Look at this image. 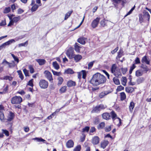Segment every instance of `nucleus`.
I'll return each mask as SVG.
<instances>
[{"mask_svg": "<svg viewBox=\"0 0 151 151\" xmlns=\"http://www.w3.org/2000/svg\"><path fill=\"white\" fill-rule=\"evenodd\" d=\"M106 78L103 75L99 73L94 74L90 81V83L94 86H97L104 83L106 81Z\"/></svg>", "mask_w": 151, "mask_h": 151, "instance_id": "1", "label": "nucleus"}, {"mask_svg": "<svg viewBox=\"0 0 151 151\" xmlns=\"http://www.w3.org/2000/svg\"><path fill=\"white\" fill-rule=\"evenodd\" d=\"M101 115L102 119L106 120H109L111 119V118L113 121H114L116 119H117L119 121V122L116 125L118 127H120L121 125L122 124V120L119 117H117V115L114 111L112 110L110 113L107 112H104Z\"/></svg>", "mask_w": 151, "mask_h": 151, "instance_id": "2", "label": "nucleus"}, {"mask_svg": "<svg viewBox=\"0 0 151 151\" xmlns=\"http://www.w3.org/2000/svg\"><path fill=\"white\" fill-rule=\"evenodd\" d=\"M143 14H140L139 15V22L140 23H142L145 22H149L150 20V15L148 12L145 10H143Z\"/></svg>", "mask_w": 151, "mask_h": 151, "instance_id": "3", "label": "nucleus"}, {"mask_svg": "<svg viewBox=\"0 0 151 151\" xmlns=\"http://www.w3.org/2000/svg\"><path fill=\"white\" fill-rule=\"evenodd\" d=\"M22 101V99L19 96H15L12 97L11 100V102L12 104L17 105V106H15V107L18 109H21V103Z\"/></svg>", "mask_w": 151, "mask_h": 151, "instance_id": "4", "label": "nucleus"}, {"mask_svg": "<svg viewBox=\"0 0 151 151\" xmlns=\"http://www.w3.org/2000/svg\"><path fill=\"white\" fill-rule=\"evenodd\" d=\"M41 0H32L30 5L32 6L30 9L32 12L36 11L40 6H42Z\"/></svg>", "mask_w": 151, "mask_h": 151, "instance_id": "5", "label": "nucleus"}, {"mask_svg": "<svg viewBox=\"0 0 151 151\" xmlns=\"http://www.w3.org/2000/svg\"><path fill=\"white\" fill-rule=\"evenodd\" d=\"M106 108V106L104 105L103 104H100L93 107L91 111V113L98 114L100 112L101 110L104 109Z\"/></svg>", "mask_w": 151, "mask_h": 151, "instance_id": "6", "label": "nucleus"}, {"mask_svg": "<svg viewBox=\"0 0 151 151\" xmlns=\"http://www.w3.org/2000/svg\"><path fill=\"white\" fill-rule=\"evenodd\" d=\"M110 70L111 73L115 76H119L121 74L120 70L118 68L116 64H112Z\"/></svg>", "mask_w": 151, "mask_h": 151, "instance_id": "7", "label": "nucleus"}, {"mask_svg": "<svg viewBox=\"0 0 151 151\" xmlns=\"http://www.w3.org/2000/svg\"><path fill=\"white\" fill-rule=\"evenodd\" d=\"M39 84L41 88L45 89L48 88L49 83L45 80L41 79L39 81Z\"/></svg>", "mask_w": 151, "mask_h": 151, "instance_id": "8", "label": "nucleus"}, {"mask_svg": "<svg viewBox=\"0 0 151 151\" xmlns=\"http://www.w3.org/2000/svg\"><path fill=\"white\" fill-rule=\"evenodd\" d=\"M74 53L73 47H70L67 50L66 54L69 58L71 59L73 58V55H74Z\"/></svg>", "mask_w": 151, "mask_h": 151, "instance_id": "9", "label": "nucleus"}, {"mask_svg": "<svg viewBox=\"0 0 151 151\" xmlns=\"http://www.w3.org/2000/svg\"><path fill=\"white\" fill-rule=\"evenodd\" d=\"M45 77L51 83L53 82V78L51 73L47 70H45L44 72Z\"/></svg>", "mask_w": 151, "mask_h": 151, "instance_id": "10", "label": "nucleus"}, {"mask_svg": "<svg viewBox=\"0 0 151 151\" xmlns=\"http://www.w3.org/2000/svg\"><path fill=\"white\" fill-rule=\"evenodd\" d=\"M78 78L80 80L81 78L82 75V78L83 79L86 78L87 73L86 70H82L81 71L78 72Z\"/></svg>", "mask_w": 151, "mask_h": 151, "instance_id": "11", "label": "nucleus"}, {"mask_svg": "<svg viewBox=\"0 0 151 151\" xmlns=\"http://www.w3.org/2000/svg\"><path fill=\"white\" fill-rule=\"evenodd\" d=\"M100 19V17H97L92 21L91 23V26L93 28H95L97 27Z\"/></svg>", "mask_w": 151, "mask_h": 151, "instance_id": "12", "label": "nucleus"}, {"mask_svg": "<svg viewBox=\"0 0 151 151\" xmlns=\"http://www.w3.org/2000/svg\"><path fill=\"white\" fill-rule=\"evenodd\" d=\"M15 116L14 113L11 111H10L7 116V121L9 122H11L14 119Z\"/></svg>", "mask_w": 151, "mask_h": 151, "instance_id": "13", "label": "nucleus"}, {"mask_svg": "<svg viewBox=\"0 0 151 151\" xmlns=\"http://www.w3.org/2000/svg\"><path fill=\"white\" fill-rule=\"evenodd\" d=\"M87 40V38L82 36L78 38L77 42L81 45H84L86 43V41Z\"/></svg>", "mask_w": 151, "mask_h": 151, "instance_id": "14", "label": "nucleus"}, {"mask_svg": "<svg viewBox=\"0 0 151 151\" xmlns=\"http://www.w3.org/2000/svg\"><path fill=\"white\" fill-rule=\"evenodd\" d=\"M100 141L99 137L97 136L94 137L92 139L91 142L94 145L98 144Z\"/></svg>", "mask_w": 151, "mask_h": 151, "instance_id": "15", "label": "nucleus"}, {"mask_svg": "<svg viewBox=\"0 0 151 151\" xmlns=\"http://www.w3.org/2000/svg\"><path fill=\"white\" fill-rule=\"evenodd\" d=\"M74 143L71 139L68 140L66 143V146L68 148H70L73 147Z\"/></svg>", "mask_w": 151, "mask_h": 151, "instance_id": "16", "label": "nucleus"}, {"mask_svg": "<svg viewBox=\"0 0 151 151\" xmlns=\"http://www.w3.org/2000/svg\"><path fill=\"white\" fill-rule=\"evenodd\" d=\"M67 86L68 87H70L72 86H75L76 85V83L75 81L72 80H69L67 82Z\"/></svg>", "mask_w": 151, "mask_h": 151, "instance_id": "17", "label": "nucleus"}, {"mask_svg": "<svg viewBox=\"0 0 151 151\" xmlns=\"http://www.w3.org/2000/svg\"><path fill=\"white\" fill-rule=\"evenodd\" d=\"M82 56L80 54L74 55L73 56V58L76 62H78L82 58Z\"/></svg>", "mask_w": 151, "mask_h": 151, "instance_id": "18", "label": "nucleus"}, {"mask_svg": "<svg viewBox=\"0 0 151 151\" xmlns=\"http://www.w3.org/2000/svg\"><path fill=\"white\" fill-rule=\"evenodd\" d=\"M109 143V141L107 140H104L101 143V147L103 149H105Z\"/></svg>", "mask_w": 151, "mask_h": 151, "instance_id": "19", "label": "nucleus"}, {"mask_svg": "<svg viewBox=\"0 0 151 151\" xmlns=\"http://www.w3.org/2000/svg\"><path fill=\"white\" fill-rule=\"evenodd\" d=\"M15 40L14 39H12L10 40L5 43H4L2 44L1 45L2 47V48H5L6 46L7 45H9L11 43H12L13 42H14Z\"/></svg>", "mask_w": 151, "mask_h": 151, "instance_id": "20", "label": "nucleus"}, {"mask_svg": "<svg viewBox=\"0 0 151 151\" xmlns=\"http://www.w3.org/2000/svg\"><path fill=\"white\" fill-rule=\"evenodd\" d=\"M36 61L40 65H43L46 63V61L44 59H36Z\"/></svg>", "mask_w": 151, "mask_h": 151, "instance_id": "21", "label": "nucleus"}, {"mask_svg": "<svg viewBox=\"0 0 151 151\" xmlns=\"http://www.w3.org/2000/svg\"><path fill=\"white\" fill-rule=\"evenodd\" d=\"M79 44L76 42L74 45V49L75 51L78 53H79L81 47L80 46Z\"/></svg>", "mask_w": 151, "mask_h": 151, "instance_id": "22", "label": "nucleus"}, {"mask_svg": "<svg viewBox=\"0 0 151 151\" xmlns=\"http://www.w3.org/2000/svg\"><path fill=\"white\" fill-rule=\"evenodd\" d=\"M9 85H7L6 86L4 87L2 91H0V94H3L8 93V92Z\"/></svg>", "mask_w": 151, "mask_h": 151, "instance_id": "23", "label": "nucleus"}, {"mask_svg": "<svg viewBox=\"0 0 151 151\" xmlns=\"http://www.w3.org/2000/svg\"><path fill=\"white\" fill-rule=\"evenodd\" d=\"M105 126V123L104 122H101L97 126V128L99 130L103 129Z\"/></svg>", "mask_w": 151, "mask_h": 151, "instance_id": "24", "label": "nucleus"}, {"mask_svg": "<svg viewBox=\"0 0 151 151\" xmlns=\"http://www.w3.org/2000/svg\"><path fill=\"white\" fill-rule=\"evenodd\" d=\"M57 80L58 81L57 85L58 86L61 85L64 81L63 78L61 76H59L58 77Z\"/></svg>", "mask_w": 151, "mask_h": 151, "instance_id": "25", "label": "nucleus"}, {"mask_svg": "<svg viewBox=\"0 0 151 151\" xmlns=\"http://www.w3.org/2000/svg\"><path fill=\"white\" fill-rule=\"evenodd\" d=\"M122 0H112L113 4L115 7L117 8L118 7L119 4L120 3Z\"/></svg>", "mask_w": 151, "mask_h": 151, "instance_id": "26", "label": "nucleus"}, {"mask_svg": "<svg viewBox=\"0 0 151 151\" xmlns=\"http://www.w3.org/2000/svg\"><path fill=\"white\" fill-rule=\"evenodd\" d=\"M109 93L108 91H104L100 93L99 95V97L101 99L103 98L105 96Z\"/></svg>", "mask_w": 151, "mask_h": 151, "instance_id": "27", "label": "nucleus"}, {"mask_svg": "<svg viewBox=\"0 0 151 151\" xmlns=\"http://www.w3.org/2000/svg\"><path fill=\"white\" fill-rule=\"evenodd\" d=\"M141 62L142 63H145L147 65H150V62L147 60V57L146 55L142 57Z\"/></svg>", "mask_w": 151, "mask_h": 151, "instance_id": "28", "label": "nucleus"}, {"mask_svg": "<svg viewBox=\"0 0 151 151\" xmlns=\"http://www.w3.org/2000/svg\"><path fill=\"white\" fill-rule=\"evenodd\" d=\"M125 91L128 93H132L134 91V88L132 87H126L125 88Z\"/></svg>", "mask_w": 151, "mask_h": 151, "instance_id": "29", "label": "nucleus"}, {"mask_svg": "<svg viewBox=\"0 0 151 151\" xmlns=\"http://www.w3.org/2000/svg\"><path fill=\"white\" fill-rule=\"evenodd\" d=\"M143 74V71L141 70H138L136 71L135 75L137 77H139L142 76Z\"/></svg>", "mask_w": 151, "mask_h": 151, "instance_id": "30", "label": "nucleus"}, {"mask_svg": "<svg viewBox=\"0 0 151 151\" xmlns=\"http://www.w3.org/2000/svg\"><path fill=\"white\" fill-rule=\"evenodd\" d=\"M134 106L135 104L133 101H132L130 102V104L129 106V109L130 112H132Z\"/></svg>", "mask_w": 151, "mask_h": 151, "instance_id": "31", "label": "nucleus"}, {"mask_svg": "<svg viewBox=\"0 0 151 151\" xmlns=\"http://www.w3.org/2000/svg\"><path fill=\"white\" fill-rule=\"evenodd\" d=\"M126 98V96L124 92H122L120 93V99L122 101L125 100Z\"/></svg>", "mask_w": 151, "mask_h": 151, "instance_id": "32", "label": "nucleus"}, {"mask_svg": "<svg viewBox=\"0 0 151 151\" xmlns=\"http://www.w3.org/2000/svg\"><path fill=\"white\" fill-rule=\"evenodd\" d=\"M52 65L54 68L56 70H58L60 68L59 65L56 61L53 62Z\"/></svg>", "mask_w": 151, "mask_h": 151, "instance_id": "33", "label": "nucleus"}, {"mask_svg": "<svg viewBox=\"0 0 151 151\" xmlns=\"http://www.w3.org/2000/svg\"><path fill=\"white\" fill-rule=\"evenodd\" d=\"M73 12V10L72 9L66 13L65 15L64 20H67L70 17Z\"/></svg>", "mask_w": 151, "mask_h": 151, "instance_id": "34", "label": "nucleus"}, {"mask_svg": "<svg viewBox=\"0 0 151 151\" xmlns=\"http://www.w3.org/2000/svg\"><path fill=\"white\" fill-rule=\"evenodd\" d=\"M65 72L66 74H73L74 73V71L70 68H68L67 70H65Z\"/></svg>", "mask_w": 151, "mask_h": 151, "instance_id": "35", "label": "nucleus"}, {"mask_svg": "<svg viewBox=\"0 0 151 151\" xmlns=\"http://www.w3.org/2000/svg\"><path fill=\"white\" fill-rule=\"evenodd\" d=\"M67 90V86H64L62 87L59 89L60 93H65Z\"/></svg>", "mask_w": 151, "mask_h": 151, "instance_id": "36", "label": "nucleus"}, {"mask_svg": "<svg viewBox=\"0 0 151 151\" xmlns=\"http://www.w3.org/2000/svg\"><path fill=\"white\" fill-rule=\"evenodd\" d=\"M113 81L114 83L116 85H119L120 84L119 80L116 77L113 78Z\"/></svg>", "mask_w": 151, "mask_h": 151, "instance_id": "37", "label": "nucleus"}, {"mask_svg": "<svg viewBox=\"0 0 151 151\" xmlns=\"http://www.w3.org/2000/svg\"><path fill=\"white\" fill-rule=\"evenodd\" d=\"M141 67L143 69L144 71L146 72V73L149 70V68L146 65L142 64L141 65Z\"/></svg>", "mask_w": 151, "mask_h": 151, "instance_id": "38", "label": "nucleus"}, {"mask_svg": "<svg viewBox=\"0 0 151 151\" xmlns=\"http://www.w3.org/2000/svg\"><path fill=\"white\" fill-rule=\"evenodd\" d=\"M28 68L29 70L30 73H33L35 72V69L32 65H28Z\"/></svg>", "mask_w": 151, "mask_h": 151, "instance_id": "39", "label": "nucleus"}, {"mask_svg": "<svg viewBox=\"0 0 151 151\" xmlns=\"http://www.w3.org/2000/svg\"><path fill=\"white\" fill-rule=\"evenodd\" d=\"M123 51L122 49H120L118 52V55L117 56V58H121L123 55Z\"/></svg>", "mask_w": 151, "mask_h": 151, "instance_id": "40", "label": "nucleus"}, {"mask_svg": "<svg viewBox=\"0 0 151 151\" xmlns=\"http://www.w3.org/2000/svg\"><path fill=\"white\" fill-rule=\"evenodd\" d=\"M127 82V78L125 77H123L122 80H121L122 84L124 86H125L126 85Z\"/></svg>", "mask_w": 151, "mask_h": 151, "instance_id": "41", "label": "nucleus"}, {"mask_svg": "<svg viewBox=\"0 0 151 151\" xmlns=\"http://www.w3.org/2000/svg\"><path fill=\"white\" fill-rule=\"evenodd\" d=\"M0 120L2 122H4L5 116L3 112L0 113Z\"/></svg>", "mask_w": 151, "mask_h": 151, "instance_id": "42", "label": "nucleus"}, {"mask_svg": "<svg viewBox=\"0 0 151 151\" xmlns=\"http://www.w3.org/2000/svg\"><path fill=\"white\" fill-rule=\"evenodd\" d=\"M51 71L52 72L53 74L55 76H59L61 75V73L60 72H57L54 70H52Z\"/></svg>", "mask_w": 151, "mask_h": 151, "instance_id": "43", "label": "nucleus"}, {"mask_svg": "<svg viewBox=\"0 0 151 151\" xmlns=\"http://www.w3.org/2000/svg\"><path fill=\"white\" fill-rule=\"evenodd\" d=\"M17 72L19 76V77L21 78V80H23L24 79V77L21 71L20 70H17Z\"/></svg>", "mask_w": 151, "mask_h": 151, "instance_id": "44", "label": "nucleus"}, {"mask_svg": "<svg viewBox=\"0 0 151 151\" xmlns=\"http://www.w3.org/2000/svg\"><path fill=\"white\" fill-rule=\"evenodd\" d=\"M81 150V146L80 145H78L73 150V151H80Z\"/></svg>", "mask_w": 151, "mask_h": 151, "instance_id": "45", "label": "nucleus"}, {"mask_svg": "<svg viewBox=\"0 0 151 151\" xmlns=\"http://www.w3.org/2000/svg\"><path fill=\"white\" fill-rule=\"evenodd\" d=\"M145 80V78L143 77H139L137 80V83L139 84L142 83Z\"/></svg>", "mask_w": 151, "mask_h": 151, "instance_id": "46", "label": "nucleus"}, {"mask_svg": "<svg viewBox=\"0 0 151 151\" xmlns=\"http://www.w3.org/2000/svg\"><path fill=\"white\" fill-rule=\"evenodd\" d=\"M90 127L88 126H86L83 128L82 131V132H88L89 131Z\"/></svg>", "mask_w": 151, "mask_h": 151, "instance_id": "47", "label": "nucleus"}, {"mask_svg": "<svg viewBox=\"0 0 151 151\" xmlns=\"http://www.w3.org/2000/svg\"><path fill=\"white\" fill-rule=\"evenodd\" d=\"M136 67V66L134 64H133L130 67V69L129 70V73L131 74L133 70Z\"/></svg>", "mask_w": 151, "mask_h": 151, "instance_id": "48", "label": "nucleus"}, {"mask_svg": "<svg viewBox=\"0 0 151 151\" xmlns=\"http://www.w3.org/2000/svg\"><path fill=\"white\" fill-rule=\"evenodd\" d=\"M11 11V8L9 7L6 8L3 11L4 14H7L9 12Z\"/></svg>", "mask_w": 151, "mask_h": 151, "instance_id": "49", "label": "nucleus"}, {"mask_svg": "<svg viewBox=\"0 0 151 151\" xmlns=\"http://www.w3.org/2000/svg\"><path fill=\"white\" fill-rule=\"evenodd\" d=\"M11 56L13 58L15 61H16L17 63V64L19 62V60L18 58L14 54H11Z\"/></svg>", "mask_w": 151, "mask_h": 151, "instance_id": "50", "label": "nucleus"}, {"mask_svg": "<svg viewBox=\"0 0 151 151\" xmlns=\"http://www.w3.org/2000/svg\"><path fill=\"white\" fill-rule=\"evenodd\" d=\"M33 82V79H32L28 81V83H27V85L33 87L34 86Z\"/></svg>", "mask_w": 151, "mask_h": 151, "instance_id": "51", "label": "nucleus"}, {"mask_svg": "<svg viewBox=\"0 0 151 151\" xmlns=\"http://www.w3.org/2000/svg\"><path fill=\"white\" fill-rule=\"evenodd\" d=\"M2 133L3 134L4 133L6 136L8 137L9 136V132L8 130L6 129H2Z\"/></svg>", "mask_w": 151, "mask_h": 151, "instance_id": "52", "label": "nucleus"}, {"mask_svg": "<svg viewBox=\"0 0 151 151\" xmlns=\"http://www.w3.org/2000/svg\"><path fill=\"white\" fill-rule=\"evenodd\" d=\"M20 19V16H18L17 17H15L13 18V20L14 22H17Z\"/></svg>", "mask_w": 151, "mask_h": 151, "instance_id": "53", "label": "nucleus"}, {"mask_svg": "<svg viewBox=\"0 0 151 151\" xmlns=\"http://www.w3.org/2000/svg\"><path fill=\"white\" fill-rule=\"evenodd\" d=\"M23 71L25 76H29V71L26 68H24L23 69Z\"/></svg>", "mask_w": 151, "mask_h": 151, "instance_id": "54", "label": "nucleus"}, {"mask_svg": "<svg viewBox=\"0 0 151 151\" xmlns=\"http://www.w3.org/2000/svg\"><path fill=\"white\" fill-rule=\"evenodd\" d=\"M13 78L12 76H5L4 77V79L5 80H8L10 81H11Z\"/></svg>", "mask_w": 151, "mask_h": 151, "instance_id": "55", "label": "nucleus"}, {"mask_svg": "<svg viewBox=\"0 0 151 151\" xmlns=\"http://www.w3.org/2000/svg\"><path fill=\"white\" fill-rule=\"evenodd\" d=\"M4 63L8 64L9 65V67L10 68H11L12 67L11 65L12 64V63L8 62L5 59H4L2 63V64H4Z\"/></svg>", "mask_w": 151, "mask_h": 151, "instance_id": "56", "label": "nucleus"}, {"mask_svg": "<svg viewBox=\"0 0 151 151\" xmlns=\"http://www.w3.org/2000/svg\"><path fill=\"white\" fill-rule=\"evenodd\" d=\"M124 89V87L123 86L120 85L117 87L116 90L117 91H119L123 90Z\"/></svg>", "mask_w": 151, "mask_h": 151, "instance_id": "57", "label": "nucleus"}, {"mask_svg": "<svg viewBox=\"0 0 151 151\" xmlns=\"http://www.w3.org/2000/svg\"><path fill=\"white\" fill-rule=\"evenodd\" d=\"M84 147L85 148V150L84 151H91V148L90 146L88 145H85L84 146Z\"/></svg>", "mask_w": 151, "mask_h": 151, "instance_id": "58", "label": "nucleus"}, {"mask_svg": "<svg viewBox=\"0 0 151 151\" xmlns=\"http://www.w3.org/2000/svg\"><path fill=\"white\" fill-rule=\"evenodd\" d=\"M140 63V61L139 58L138 57H137L134 60V65L139 64Z\"/></svg>", "mask_w": 151, "mask_h": 151, "instance_id": "59", "label": "nucleus"}, {"mask_svg": "<svg viewBox=\"0 0 151 151\" xmlns=\"http://www.w3.org/2000/svg\"><path fill=\"white\" fill-rule=\"evenodd\" d=\"M28 44V41H26L25 42L23 43H21L19 45V47L21 46H27Z\"/></svg>", "mask_w": 151, "mask_h": 151, "instance_id": "60", "label": "nucleus"}, {"mask_svg": "<svg viewBox=\"0 0 151 151\" xmlns=\"http://www.w3.org/2000/svg\"><path fill=\"white\" fill-rule=\"evenodd\" d=\"M121 71L123 74H125L127 71V68H121Z\"/></svg>", "mask_w": 151, "mask_h": 151, "instance_id": "61", "label": "nucleus"}, {"mask_svg": "<svg viewBox=\"0 0 151 151\" xmlns=\"http://www.w3.org/2000/svg\"><path fill=\"white\" fill-rule=\"evenodd\" d=\"M105 19H103L102 20H101L100 22V24L101 25V26L103 27H104L105 26L106 24L105 23Z\"/></svg>", "mask_w": 151, "mask_h": 151, "instance_id": "62", "label": "nucleus"}, {"mask_svg": "<svg viewBox=\"0 0 151 151\" xmlns=\"http://www.w3.org/2000/svg\"><path fill=\"white\" fill-rule=\"evenodd\" d=\"M96 130V129L94 127H91L90 130V133H91L95 132Z\"/></svg>", "mask_w": 151, "mask_h": 151, "instance_id": "63", "label": "nucleus"}, {"mask_svg": "<svg viewBox=\"0 0 151 151\" xmlns=\"http://www.w3.org/2000/svg\"><path fill=\"white\" fill-rule=\"evenodd\" d=\"M94 61L90 62L88 64V67L89 69H91L93 66Z\"/></svg>", "mask_w": 151, "mask_h": 151, "instance_id": "64", "label": "nucleus"}]
</instances>
